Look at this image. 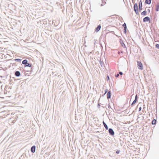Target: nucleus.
<instances>
[{"label": "nucleus", "instance_id": "nucleus-30", "mask_svg": "<svg viewBox=\"0 0 159 159\" xmlns=\"http://www.w3.org/2000/svg\"><path fill=\"white\" fill-rule=\"evenodd\" d=\"M126 133H125V134H127V136H128V133H129V131H126Z\"/></svg>", "mask_w": 159, "mask_h": 159}, {"label": "nucleus", "instance_id": "nucleus-32", "mask_svg": "<svg viewBox=\"0 0 159 159\" xmlns=\"http://www.w3.org/2000/svg\"><path fill=\"white\" fill-rule=\"evenodd\" d=\"M108 108H111L112 110H113V109L112 108H111V106H110V104H108Z\"/></svg>", "mask_w": 159, "mask_h": 159}, {"label": "nucleus", "instance_id": "nucleus-19", "mask_svg": "<svg viewBox=\"0 0 159 159\" xmlns=\"http://www.w3.org/2000/svg\"><path fill=\"white\" fill-rule=\"evenodd\" d=\"M146 13L147 11H144L141 13V15L143 16H145L146 15Z\"/></svg>", "mask_w": 159, "mask_h": 159}, {"label": "nucleus", "instance_id": "nucleus-5", "mask_svg": "<svg viewBox=\"0 0 159 159\" xmlns=\"http://www.w3.org/2000/svg\"><path fill=\"white\" fill-rule=\"evenodd\" d=\"M123 27H124L123 32L124 34H126L127 32V26L126 25L125 23H124L122 25Z\"/></svg>", "mask_w": 159, "mask_h": 159}, {"label": "nucleus", "instance_id": "nucleus-6", "mask_svg": "<svg viewBox=\"0 0 159 159\" xmlns=\"http://www.w3.org/2000/svg\"><path fill=\"white\" fill-rule=\"evenodd\" d=\"M14 74L15 75L16 77H19L20 76L22 77L23 76V75H22L21 74L20 72L19 71H15L14 73Z\"/></svg>", "mask_w": 159, "mask_h": 159}, {"label": "nucleus", "instance_id": "nucleus-9", "mask_svg": "<svg viewBox=\"0 0 159 159\" xmlns=\"http://www.w3.org/2000/svg\"><path fill=\"white\" fill-rule=\"evenodd\" d=\"M101 25H98L95 29V31L96 32H98L101 29Z\"/></svg>", "mask_w": 159, "mask_h": 159}, {"label": "nucleus", "instance_id": "nucleus-28", "mask_svg": "<svg viewBox=\"0 0 159 159\" xmlns=\"http://www.w3.org/2000/svg\"><path fill=\"white\" fill-rule=\"evenodd\" d=\"M108 89H105V90H104V93L105 94H106L108 92Z\"/></svg>", "mask_w": 159, "mask_h": 159}, {"label": "nucleus", "instance_id": "nucleus-36", "mask_svg": "<svg viewBox=\"0 0 159 159\" xmlns=\"http://www.w3.org/2000/svg\"><path fill=\"white\" fill-rule=\"evenodd\" d=\"M43 23L44 24H47V22H46V21H44L43 22Z\"/></svg>", "mask_w": 159, "mask_h": 159}, {"label": "nucleus", "instance_id": "nucleus-14", "mask_svg": "<svg viewBox=\"0 0 159 159\" xmlns=\"http://www.w3.org/2000/svg\"><path fill=\"white\" fill-rule=\"evenodd\" d=\"M103 124V125L106 129L107 130L108 129V127L107 124L106 123L103 121L102 122Z\"/></svg>", "mask_w": 159, "mask_h": 159}, {"label": "nucleus", "instance_id": "nucleus-7", "mask_svg": "<svg viewBox=\"0 0 159 159\" xmlns=\"http://www.w3.org/2000/svg\"><path fill=\"white\" fill-rule=\"evenodd\" d=\"M150 19L148 16H146L143 18V21L144 22H147L148 21H150Z\"/></svg>", "mask_w": 159, "mask_h": 159}, {"label": "nucleus", "instance_id": "nucleus-15", "mask_svg": "<svg viewBox=\"0 0 159 159\" xmlns=\"http://www.w3.org/2000/svg\"><path fill=\"white\" fill-rule=\"evenodd\" d=\"M13 61H16L17 62L20 63L21 61V59L20 58H16L12 60Z\"/></svg>", "mask_w": 159, "mask_h": 159}, {"label": "nucleus", "instance_id": "nucleus-44", "mask_svg": "<svg viewBox=\"0 0 159 159\" xmlns=\"http://www.w3.org/2000/svg\"><path fill=\"white\" fill-rule=\"evenodd\" d=\"M29 156L30 157H31V156L30 154H29Z\"/></svg>", "mask_w": 159, "mask_h": 159}, {"label": "nucleus", "instance_id": "nucleus-48", "mask_svg": "<svg viewBox=\"0 0 159 159\" xmlns=\"http://www.w3.org/2000/svg\"><path fill=\"white\" fill-rule=\"evenodd\" d=\"M133 1H134L133 0H132V2H133Z\"/></svg>", "mask_w": 159, "mask_h": 159}, {"label": "nucleus", "instance_id": "nucleus-42", "mask_svg": "<svg viewBox=\"0 0 159 159\" xmlns=\"http://www.w3.org/2000/svg\"><path fill=\"white\" fill-rule=\"evenodd\" d=\"M134 96V94H133V95H132L131 96V97H132Z\"/></svg>", "mask_w": 159, "mask_h": 159}, {"label": "nucleus", "instance_id": "nucleus-43", "mask_svg": "<svg viewBox=\"0 0 159 159\" xmlns=\"http://www.w3.org/2000/svg\"><path fill=\"white\" fill-rule=\"evenodd\" d=\"M131 130H132V131H131V134H133V133H132V129H131Z\"/></svg>", "mask_w": 159, "mask_h": 159}, {"label": "nucleus", "instance_id": "nucleus-24", "mask_svg": "<svg viewBox=\"0 0 159 159\" xmlns=\"http://www.w3.org/2000/svg\"><path fill=\"white\" fill-rule=\"evenodd\" d=\"M12 66H17V64H16V63L15 62L14 63H12Z\"/></svg>", "mask_w": 159, "mask_h": 159}, {"label": "nucleus", "instance_id": "nucleus-25", "mask_svg": "<svg viewBox=\"0 0 159 159\" xmlns=\"http://www.w3.org/2000/svg\"><path fill=\"white\" fill-rule=\"evenodd\" d=\"M156 47L158 48V49H159V44H156Z\"/></svg>", "mask_w": 159, "mask_h": 159}, {"label": "nucleus", "instance_id": "nucleus-45", "mask_svg": "<svg viewBox=\"0 0 159 159\" xmlns=\"http://www.w3.org/2000/svg\"><path fill=\"white\" fill-rule=\"evenodd\" d=\"M99 132L98 131L97 132V133H99Z\"/></svg>", "mask_w": 159, "mask_h": 159}, {"label": "nucleus", "instance_id": "nucleus-23", "mask_svg": "<svg viewBox=\"0 0 159 159\" xmlns=\"http://www.w3.org/2000/svg\"><path fill=\"white\" fill-rule=\"evenodd\" d=\"M120 151L119 150H117L116 152V153L117 154H118L120 153Z\"/></svg>", "mask_w": 159, "mask_h": 159}, {"label": "nucleus", "instance_id": "nucleus-1", "mask_svg": "<svg viewBox=\"0 0 159 159\" xmlns=\"http://www.w3.org/2000/svg\"><path fill=\"white\" fill-rule=\"evenodd\" d=\"M22 63V64L24 65V66L25 67H31V70L32 71V69H33V66H32V64L30 62H28V60L27 59H24V60Z\"/></svg>", "mask_w": 159, "mask_h": 159}, {"label": "nucleus", "instance_id": "nucleus-20", "mask_svg": "<svg viewBox=\"0 0 159 159\" xmlns=\"http://www.w3.org/2000/svg\"><path fill=\"white\" fill-rule=\"evenodd\" d=\"M157 120L156 119H154L152 121V125H155L156 124Z\"/></svg>", "mask_w": 159, "mask_h": 159}, {"label": "nucleus", "instance_id": "nucleus-4", "mask_svg": "<svg viewBox=\"0 0 159 159\" xmlns=\"http://www.w3.org/2000/svg\"><path fill=\"white\" fill-rule=\"evenodd\" d=\"M108 132L110 135L113 136L114 135L115 132L112 129L110 128L108 129Z\"/></svg>", "mask_w": 159, "mask_h": 159}, {"label": "nucleus", "instance_id": "nucleus-17", "mask_svg": "<svg viewBox=\"0 0 159 159\" xmlns=\"http://www.w3.org/2000/svg\"><path fill=\"white\" fill-rule=\"evenodd\" d=\"M120 43L121 46L123 47L126 48V46H125V43H124V42L122 41H120Z\"/></svg>", "mask_w": 159, "mask_h": 159}, {"label": "nucleus", "instance_id": "nucleus-21", "mask_svg": "<svg viewBox=\"0 0 159 159\" xmlns=\"http://www.w3.org/2000/svg\"><path fill=\"white\" fill-rule=\"evenodd\" d=\"M11 79V76H10V84H12L13 83V80L12 79Z\"/></svg>", "mask_w": 159, "mask_h": 159}, {"label": "nucleus", "instance_id": "nucleus-16", "mask_svg": "<svg viewBox=\"0 0 159 159\" xmlns=\"http://www.w3.org/2000/svg\"><path fill=\"white\" fill-rule=\"evenodd\" d=\"M151 0H145V3L146 4H150L151 3Z\"/></svg>", "mask_w": 159, "mask_h": 159}, {"label": "nucleus", "instance_id": "nucleus-37", "mask_svg": "<svg viewBox=\"0 0 159 159\" xmlns=\"http://www.w3.org/2000/svg\"><path fill=\"white\" fill-rule=\"evenodd\" d=\"M147 11H148V13H149L150 12V10L149 9H148L147 10Z\"/></svg>", "mask_w": 159, "mask_h": 159}, {"label": "nucleus", "instance_id": "nucleus-38", "mask_svg": "<svg viewBox=\"0 0 159 159\" xmlns=\"http://www.w3.org/2000/svg\"><path fill=\"white\" fill-rule=\"evenodd\" d=\"M130 140H132L131 139H130V145H131L130 142H132V141L130 142Z\"/></svg>", "mask_w": 159, "mask_h": 159}, {"label": "nucleus", "instance_id": "nucleus-29", "mask_svg": "<svg viewBox=\"0 0 159 159\" xmlns=\"http://www.w3.org/2000/svg\"><path fill=\"white\" fill-rule=\"evenodd\" d=\"M119 76V73H117V74H116L115 75V77H118Z\"/></svg>", "mask_w": 159, "mask_h": 159}, {"label": "nucleus", "instance_id": "nucleus-47", "mask_svg": "<svg viewBox=\"0 0 159 159\" xmlns=\"http://www.w3.org/2000/svg\"><path fill=\"white\" fill-rule=\"evenodd\" d=\"M57 75L55 74V75H54V76H56Z\"/></svg>", "mask_w": 159, "mask_h": 159}, {"label": "nucleus", "instance_id": "nucleus-31", "mask_svg": "<svg viewBox=\"0 0 159 159\" xmlns=\"http://www.w3.org/2000/svg\"><path fill=\"white\" fill-rule=\"evenodd\" d=\"M119 75H122L123 74V72L121 71H120L119 73Z\"/></svg>", "mask_w": 159, "mask_h": 159}, {"label": "nucleus", "instance_id": "nucleus-22", "mask_svg": "<svg viewBox=\"0 0 159 159\" xmlns=\"http://www.w3.org/2000/svg\"><path fill=\"white\" fill-rule=\"evenodd\" d=\"M134 149H135V148H134V145L133 146H130V149H131V150H133Z\"/></svg>", "mask_w": 159, "mask_h": 159}, {"label": "nucleus", "instance_id": "nucleus-46", "mask_svg": "<svg viewBox=\"0 0 159 159\" xmlns=\"http://www.w3.org/2000/svg\"><path fill=\"white\" fill-rule=\"evenodd\" d=\"M133 142H135V141H134V140H133Z\"/></svg>", "mask_w": 159, "mask_h": 159}, {"label": "nucleus", "instance_id": "nucleus-40", "mask_svg": "<svg viewBox=\"0 0 159 159\" xmlns=\"http://www.w3.org/2000/svg\"><path fill=\"white\" fill-rule=\"evenodd\" d=\"M19 80V79H17V80H16V79H14V81H15V80Z\"/></svg>", "mask_w": 159, "mask_h": 159}, {"label": "nucleus", "instance_id": "nucleus-18", "mask_svg": "<svg viewBox=\"0 0 159 159\" xmlns=\"http://www.w3.org/2000/svg\"><path fill=\"white\" fill-rule=\"evenodd\" d=\"M99 62L101 67H102L103 65L104 64V62L103 61H102L101 59L99 61Z\"/></svg>", "mask_w": 159, "mask_h": 159}, {"label": "nucleus", "instance_id": "nucleus-10", "mask_svg": "<svg viewBox=\"0 0 159 159\" xmlns=\"http://www.w3.org/2000/svg\"><path fill=\"white\" fill-rule=\"evenodd\" d=\"M142 2L141 0L139 1V11H141L142 10Z\"/></svg>", "mask_w": 159, "mask_h": 159}, {"label": "nucleus", "instance_id": "nucleus-35", "mask_svg": "<svg viewBox=\"0 0 159 159\" xmlns=\"http://www.w3.org/2000/svg\"><path fill=\"white\" fill-rule=\"evenodd\" d=\"M25 156L26 157H27V158H28V155H27V154H26V153H25Z\"/></svg>", "mask_w": 159, "mask_h": 159}, {"label": "nucleus", "instance_id": "nucleus-49", "mask_svg": "<svg viewBox=\"0 0 159 159\" xmlns=\"http://www.w3.org/2000/svg\"><path fill=\"white\" fill-rule=\"evenodd\" d=\"M102 107L103 108H104V107H103V106H102Z\"/></svg>", "mask_w": 159, "mask_h": 159}, {"label": "nucleus", "instance_id": "nucleus-12", "mask_svg": "<svg viewBox=\"0 0 159 159\" xmlns=\"http://www.w3.org/2000/svg\"><path fill=\"white\" fill-rule=\"evenodd\" d=\"M138 98V97L137 95H136L135 96V99L133 101L131 105L132 106L136 102Z\"/></svg>", "mask_w": 159, "mask_h": 159}, {"label": "nucleus", "instance_id": "nucleus-41", "mask_svg": "<svg viewBox=\"0 0 159 159\" xmlns=\"http://www.w3.org/2000/svg\"><path fill=\"white\" fill-rule=\"evenodd\" d=\"M133 127L132 126H130V128L131 129Z\"/></svg>", "mask_w": 159, "mask_h": 159}, {"label": "nucleus", "instance_id": "nucleus-27", "mask_svg": "<svg viewBox=\"0 0 159 159\" xmlns=\"http://www.w3.org/2000/svg\"><path fill=\"white\" fill-rule=\"evenodd\" d=\"M24 157V156L23 155H22L20 157L19 159H23Z\"/></svg>", "mask_w": 159, "mask_h": 159}, {"label": "nucleus", "instance_id": "nucleus-2", "mask_svg": "<svg viewBox=\"0 0 159 159\" xmlns=\"http://www.w3.org/2000/svg\"><path fill=\"white\" fill-rule=\"evenodd\" d=\"M134 10L135 13L138 14L139 13V10L138 9V7L137 3H135L134 6Z\"/></svg>", "mask_w": 159, "mask_h": 159}, {"label": "nucleus", "instance_id": "nucleus-8", "mask_svg": "<svg viewBox=\"0 0 159 159\" xmlns=\"http://www.w3.org/2000/svg\"><path fill=\"white\" fill-rule=\"evenodd\" d=\"M36 150V146L35 145H33L32 146L30 149L31 152L34 153L35 152Z\"/></svg>", "mask_w": 159, "mask_h": 159}, {"label": "nucleus", "instance_id": "nucleus-33", "mask_svg": "<svg viewBox=\"0 0 159 159\" xmlns=\"http://www.w3.org/2000/svg\"><path fill=\"white\" fill-rule=\"evenodd\" d=\"M97 107L98 108H100V105L99 103L98 104Z\"/></svg>", "mask_w": 159, "mask_h": 159}, {"label": "nucleus", "instance_id": "nucleus-13", "mask_svg": "<svg viewBox=\"0 0 159 159\" xmlns=\"http://www.w3.org/2000/svg\"><path fill=\"white\" fill-rule=\"evenodd\" d=\"M156 11H159V3L157 2L156 5Z\"/></svg>", "mask_w": 159, "mask_h": 159}, {"label": "nucleus", "instance_id": "nucleus-34", "mask_svg": "<svg viewBox=\"0 0 159 159\" xmlns=\"http://www.w3.org/2000/svg\"><path fill=\"white\" fill-rule=\"evenodd\" d=\"M141 109H142L141 107H139V111H141Z\"/></svg>", "mask_w": 159, "mask_h": 159}, {"label": "nucleus", "instance_id": "nucleus-3", "mask_svg": "<svg viewBox=\"0 0 159 159\" xmlns=\"http://www.w3.org/2000/svg\"><path fill=\"white\" fill-rule=\"evenodd\" d=\"M137 65L138 68L140 70H142L143 69V64L140 61H137Z\"/></svg>", "mask_w": 159, "mask_h": 159}, {"label": "nucleus", "instance_id": "nucleus-39", "mask_svg": "<svg viewBox=\"0 0 159 159\" xmlns=\"http://www.w3.org/2000/svg\"><path fill=\"white\" fill-rule=\"evenodd\" d=\"M106 94H105V93L104 94H103L102 95V96L103 97Z\"/></svg>", "mask_w": 159, "mask_h": 159}, {"label": "nucleus", "instance_id": "nucleus-50", "mask_svg": "<svg viewBox=\"0 0 159 159\" xmlns=\"http://www.w3.org/2000/svg\"><path fill=\"white\" fill-rule=\"evenodd\" d=\"M106 109H107V108H106Z\"/></svg>", "mask_w": 159, "mask_h": 159}, {"label": "nucleus", "instance_id": "nucleus-26", "mask_svg": "<svg viewBox=\"0 0 159 159\" xmlns=\"http://www.w3.org/2000/svg\"><path fill=\"white\" fill-rule=\"evenodd\" d=\"M106 79L107 80H110V78L108 75H107L106 77Z\"/></svg>", "mask_w": 159, "mask_h": 159}, {"label": "nucleus", "instance_id": "nucleus-11", "mask_svg": "<svg viewBox=\"0 0 159 159\" xmlns=\"http://www.w3.org/2000/svg\"><path fill=\"white\" fill-rule=\"evenodd\" d=\"M107 99L109 100V99L111 98V91H109L108 92L107 94Z\"/></svg>", "mask_w": 159, "mask_h": 159}]
</instances>
